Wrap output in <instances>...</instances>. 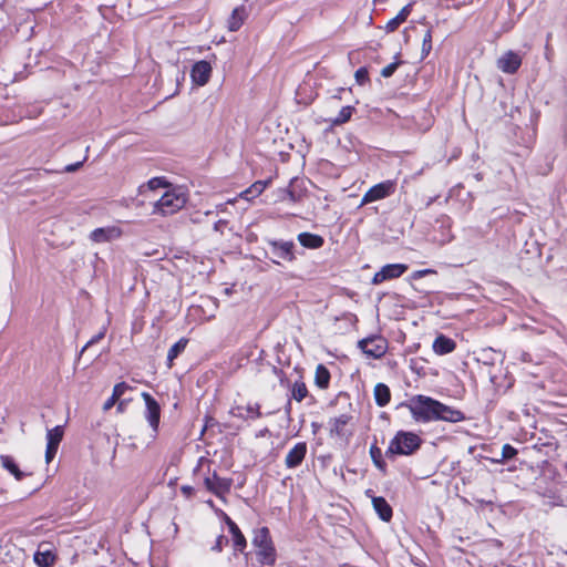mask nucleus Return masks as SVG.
Here are the masks:
<instances>
[{
	"mask_svg": "<svg viewBox=\"0 0 567 567\" xmlns=\"http://www.w3.org/2000/svg\"><path fill=\"white\" fill-rule=\"evenodd\" d=\"M405 405L416 422L445 421L457 423L465 419L462 411L422 394L412 396Z\"/></svg>",
	"mask_w": 567,
	"mask_h": 567,
	"instance_id": "nucleus-1",
	"label": "nucleus"
},
{
	"mask_svg": "<svg viewBox=\"0 0 567 567\" xmlns=\"http://www.w3.org/2000/svg\"><path fill=\"white\" fill-rule=\"evenodd\" d=\"M187 199V194L183 187H168L159 199L154 203L152 214L163 217L174 215L186 205Z\"/></svg>",
	"mask_w": 567,
	"mask_h": 567,
	"instance_id": "nucleus-2",
	"label": "nucleus"
},
{
	"mask_svg": "<svg viewBox=\"0 0 567 567\" xmlns=\"http://www.w3.org/2000/svg\"><path fill=\"white\" fill-rule=\"evenodd\" d=\"M421 445L419 435L412 432L400 431L391 440L386 450V455H410L415 452Z\"/></svg>",
	"mask_w": 567,
	"mask_h": 567,
	"instance_id": "nucleus-3",
	"label": "nucleus"
},
{
	"mask_svg": "<svg viewBox=\"0 0 567 567\" xmlns=\"http://www.w3.org/2000/svg\"><path fill=\"white\" fill-rule=\"evenodd\" d=\"M252 544L257 547V556L259 563L262 565H274L276 561V550L272 545L269 530L266 527L260 528L254 539Z\"/></svg>",
	"mask_w": 567,
	"mask_h": 567,
	"instance_id": "nucleus-4",
	"label": "nucleus"
},
{
	"mask_svg": "<svg viewBox=\"0 0 567 567\" xmlns=\"http://www.w3.org/2000/svg\"><path fill=\"white\" fill-rule=\"evenodd\" d=\"M141 396L145 402L144 417L152 429V437L156 439L158 434L161 406L157 401L147 392H142Z\"/></svg>",
	"mask_w": 567,
	"mask_h": 567,
	"instance_id": "nucleus-5",
	"label": "nucleus"
},
{
	"mask_svg": "<svg viewBox=\"0 0 567 567\" xmlns=\"http://www.w3.org/2000/svg\"><path fill=\"white\" fill-rule=\"evenodd\" d=\"M269 252L272 255V262L279 265L281 260L291 262L295 260V244L285 240H268Z\"/></svg>",
	"mask_w": 567,
	"mask_h": 567,
	"instance_id": "nucleus-6",
	"label": "nucleus"
},
{
	"mask_svg": "<svg viewBox=\"0 0 567 567\" xmlns=\"http://www.w3.org/2000/svg\"><path fill=\"white\" fill-rule=\"evenodd\" d=\"M233 485V478L220 477L216 471L209 473L204 478V486L206 489L218 498L224 499L225 495L230 492Z\"/></svg>",
	"mask_w": 567,
	"mask_h": 567,
	"instance_id": "nucleus-7",
	"label": "nucleus"
},
{
	"mask_svg": "<svg viewBox=\"0 0 567 567\" xmlns=\"http://www.w3.org/2000/svg\"><path fill=\"white\" fill-rule=\"evenodd\" d=\"M358 346L365 355L373 359L382 358L388 350V341L380 336L360 340Z\"/></svg>",
	"mask_w": 567,
	"mask_h": 567,
	"instance_id": "nucleus-8",
	"label": "nucleus"
},
{
	"mask_svg": "<svg viewBox=\"0 0 567 567\" xmlns=\"http://www.w3.org/2000/svg\"><path fill=\"white\" fill-rule=\"evenodd\" d=\"M395 192V182L393 181H384L372 186L362 197L361 205H367L369 203H373L385 197H389Z\"/></svg>",
	"mask_w": 567,
	"mask_h": 567,
	"instance_id": "nucleus-9",
	"label": "nucleus"
},
{
	"mask_svg": "<svg viewBox=\"0 0 567 567\" xmlns=\"http://www.w3.org/2000/svg\"><path fill=\"white\" fill-rule=\"evenodd\" d=\"M522 61L523 58L519 53L508 50L497 59L496 66L503 73L515 74L520 68Z\"/></svg>",
	"mask_w": 567,
	"mask_h": 567,
	"instance_id": "nucleus-10",
	"label": "nucleus"
},
{
	"mask_svg": "<svg viewBox=\"0 0 567 567\" xmlns=\"http://www.w3.org/2000/svg\"><path fill=\"white\" fill-rule=\"evenodd\" d=\"M408 270L404 264H389L383 266L372 278L373 285H380L386 280L401 277Z\"/></svg>",
	"mask_w": 567,
	"mask_h": 567,
	"instance_id": "nucleus-11",
	"label": "nucleus"
},
{
	"mask_svg": "<svg viewBox=\"0 0 567 567\" xmlns=\"http://www.w3.org/2000/svg\"><path fill=\"white\" fill-rule=\"evenodd\" d=\"M122 236V229L117 226L95 228L90 234V239L95 244L110 243Z\"/></svg>",
	"mask_w": 567,
	"mask_h": 567,
	"instance_id": "nucleus-12",
	"label": "nucleus"
},
{
	"mask_svg": "<svg viewBox=\"0 0 567 567\" xmlns=\"http://www.w3.org/2000/svg\"><path fill=\"white\" fill-rule=\"evenodd\" d=\"M210 75L212 65L205 60L197 61L190 70L192 81L199 86L205 85L209 81Z\"/></svg>",
	"mask_w": 567,
	"mask_h": 567,
	"instance_id": "nucleus-13",
	"label": "nucleus"
},
{
	"mask_svg": "<svg viewBox=\"0 0 567 567\" xmlns=\"http://www.w3.org/2000/svg\"><path fill=\"white\" fill-rule=\"evenodd\" d=\"M307 454V444L305 442H299L295 444L292 449L289 450L285 457V465L288 468L298 467L302 461L305 460Z\"/></svg>",
	"mask_w": 567,
	"mask_h": 567,
	"instance_id": "nucleus-14",
	"label": "nucleus"
},
{
	"mask_svg": "<svg viewBox=\"0 0 567 567\" xmlns=\"http://www.w3.org/2000/svg\"><path fill=\"white\" fill-rule=\"evenodd\" d=\"M248 17V11L245 6L237 7L233 10L227 20V28L229 31L235 32L240 29Z\"/></svg>",
	"mask_w": 567,
	"mask_h": 567,
	"instance_id": "nucleus-15",
	"label": "nucleus"
},
{
	"mask_svg": "<svg viewBox=\"0 0 567 567\" xmlns=\"http://www.w3.org/2000/svg\"><path fill=\"white\" fill-rule=\"evenodd\" d=\"M456 343L449 337L440 334L433 342V351L439 355H444L454 351Z\"/></svg>",
	"mask_w": 567,
	"mask_h": 567,
	"instance_id": "nucleus-16",
	"label": "nucleus"
},
{
	"mask_svg": "<svg viewBox=\"0 0 567 567\" xmlns=\"http://www.w3.org/2000/svg\"><path fill=\"white\" fill-rule=\"evenodd\" d=\"M411 11H412L411 3L404 6L394 18H392L391 20H389L386 22V24L384 27L385 32H388V33L394 32L403 22H405V20L410 16Z\"/></svg>",
	"mask_w": 567,
	"mask_h": 567,
	"instance_id": "nucleus-17",
	"label": "nucleus"
},
{
	"mask_svg": "<svg viewBox=\"0 0 567 567\" xmlns=\"http://www.w3.org/2000/svg\"><path fill=\"white\" fill-rule=\"evenodd\" d=\"M298 241L301 246L309 249L321 248L324 244V239L321 236L311 233H300L298 235Z\"/></svg>",
	"mask_w": 567,
	"mask_h": 567,
	"instance_id": "nucleus-18",
	"label": "nucleus"
},
{
	"mask_svg": "<svg viewBox=\"0 0 567 567\" xmlns=\"http://www.w3.org/2000/svg\"><path fill=\"white\" fill-rule=\"evenodd\" d=\"M230 413L240 419H258L260 417V408L258 404H249L246 408L236 406L231 409Z\"/></svg>",
	"mask_w": 567,
	"mask_h": 567,
	"instance_id": "nucleus-19",
	"label": "nucleus"
},
{
	"mask_svg": "<svg viewBox=\"0 0 567 567\" xmlns=\"http://www.w3.org/2000/svg\"><path fill=\"white\" fill-rule=\"evenodd\" d=\"M372 505L379 517L384 520L389 522L392 518V508L389 505V503L383 497H373L372 498Z\"/></svg>",
	"mask_w": 567,
	"mask_h": 567,
	"instance_id": "nucleus-20",
	"label": "nucleus"
},
{
	"mask_svg": "<svg viewBox=\"0 0 567 567\" xmlns=\"http://www.w3.org/2000/svg\"><path fill=\"white\" fill-rule=\"evenodd\" d=\"M0 463L2 467L8 471L11 475L14 476L17 481H22L25 476V473L20 471L18 464L14 458L10 455H0Z\"/></svg>",
	"mask_w": 567,
	"mask_h": 567,
	"instance_id": "nucleus-21",
	"label": "nucleus"
},
{
	"mask_svg": "<svg viewBox=\"0 0 567 567\" xmlns=\"http://www.w3.org/2000/svg\"><path fill=\"white\" fill-rule=\"evenodd\" d=\"M351 417L347 414H341L330 421V432L337 436H344V429L350 422Z\"/></svg>",
	"mask_w": 567,
	"mask_h": 567,
	"instance_id": "nucleus-22",
	"label": "nucleus"
},
{
	"mask_svg": "<svg viewBox=\"0 0 567 567\" xmlns=\"http://www.w3.org/2000/svg\"><path fill=\"white\" fill-rule=\"evenodd\" d=\"M373 394H374L375 403L379 406H385L391 400L390 389L384 383H378L374 386Z\"/></svg>",
	"mask_w": 567,
	"mask_h": 567,
	"instance_id": "nucleus-23",
	"label": "nucleus"
},
{
	"mask_svg": "<svg viewBox=\"0 0 567 567\" xmlns=\"http://www.w3.org/2000/svg\"><path fill=\"white\" fill-rule=\"evenodd\" d=\"M268 184H269V181L255 182L249 188L241 192L239 194V197L250 200L251 198L259 196L266 189Z\"/></svg>",
	"mask_w": 567,
	"mask_h": 567,
	"instance_id": "nucleus-24",
	"label": "nucleus"
},
{
	"mask_svg": "<svg viewBox=\"0 0 567 567\" xmlns=\"http://www.w3.org/2000/svg\"><path fill=\"white\" fill-rule=\"evenodd\" d=\"M330 372L323 364H318L315 372V384L324 390L330 383Z\"/></svg>",
	"mask_w": 567,
	"mask_h": 567,
	"instance_id": "nucleus-25",
	"label": "nucleus"
},
{
	"mask_svg": "<svg viewBox=\"0 0 567 567\" xmlns=\"http://www.w3.org/2000/svg\"><path fill=\"white\" fill-rule=\"evenodd\" d=\"M33 560L39 567H52L55 563V555L49 549H39L35 551Z\"/></svg>",
	"mask_w": 567,
	"mask_h": 567,
	"instance_id": "nucleus-26",
	"label": "nucleus"
},
{
	"mask_svg": "<svg viewBox=\"0 0 567 567\" xmlns=\"http://www.w3.org/2000/svg\"><path fill=\"white\" fill-rule=\"evenodd\" d=\"M235 550L243 551L246 548V539L235 523L230 524V530Z\"/></svg>",
	"mask_w": 567,
	"mask_h": 567,
	"instance_id": "nucleus-27",
	"label": "nucleus"
},
{
	"mask_svg": "<svg viewBox=\"0 0 567 567\" xmlns=\"http://www.w3.org/2000/svg\"><path fill=\"white\" fill-rule=\"evenodd\" d=\"M63 427L58 425L47 432V444L54 445L59 447L62 439H63Z\"/></svg>",
	"mask_w": 567,
	"mask_h": 567,
	"instance_id": "nucleus-28",
	"label": "nucleus"
},
{
	"mask_svg": "<svg viewBox=\"0 0 567 567\" xmlns=\"http://www.w3.org/2000/svg\"><path fill=\"white\" fill-rule=\"evenodd\" d=\"M186 344H187V340L181 339L169 348V350L167 352L168 367H172L173 361L178 357V354L182 351H184V349L186 348Z\"/></svg>",
	"mask_w": 567,
	"mask_h": 567,
	"instance_id": "nucleus-29",
	"label": "nucleus"
},
{
	"mask_svg": "<svg viewBox=\"0 0 567 567\" xmlns=\"http://www.w3.org/2000/svg\"><path fill=\"white\" fill-rule=\"evenodd\" d=\"M308 395V389L302 381H296L291 386V398L297 402H301Z\"/></svg>",
	"mask_w": 567,
	"mask_h": 567,
	"instance_id": "nucleus-30",
	"label": "nucleus"
},
{
	"mask_svg": "<svg viewBox=\"0 0 567 567\" xmlns=\"http://www.w3.org/2000/svg\"><path fill=\"white\" fill-rule=\"evenodd\" d=\"M370 456L372 458L373 464L381 470L382 472L385 471L386 464L382 458V452L381 449H379L375 444L371 445L370 447Z\"/></svg>",
	"mask_w": 567,
	"mask_h": 567,
	"instance_id": "nucleus-31",
	"label": "nucleus"
},
{
	"mask_svg": "<svg viewBox=\"0 0 567 567\" xmlns=\"http://www.w3.org/2000/svg\"><path fill=\"white\" fill-rule=\"evenodd\" d=\"M353 107L352 106H343L336 118L332 120L334 125H341L348 122L352 116Z\"/></svg>",
	"mask_w": 567,
	"mask_h": 567,
	"instance_id": "nucleus-32",
	"label": "nucleus"
},
{
	"mask_svg": "<svg viewBox=\"0 0 567 567\" xmlns=\"http://www.w3.org/2000/svg\"><path fill=\"white\" fill-rule=\"evenodd\" d=\"M146 185L151 190H156L159 188L168 189V187H173L164 177H153L147 182Z\"/></svg>",
	"mask_w": 567,
	"mask_h": 567,
	"instance_id": "nucleus-33",
	"label": "nucleus"
},
{
	"mask_svg": "<svg viewBox=\"0 0 567 567\" xmlns=\"http://www.w3.org/2000/svg\"><path fill=\"white\" fill-rule=\"evenodd\" d=\"M432 50V31L427 30L423 37L422 41V58L429 55Z\"/></svg>",
	"mask_w": 567,
	"mask_h": 567,
	"instance_id": "nucleus-34",
	"label": "nucleus"
},
{
	"mask_svg": "<svg viewBox=\"0 0 567 567\" xmlns=\"http://www.w3.org/2000/svg\"><path fill=\"white\" fill-rule=\"evenodd\" d=\"M517 455V450L511 444H504L502 447V457L498 462L511 460Z\"/></svg>",
	"mask_w": 567,
	"mask_h": 567,
	"instance_id": "nucleus-35",
	"label": "nucleus"
},
{
	"mask_svg": "<svg viewBox=\"0 0 567 567\" xmlns=\"http://www.w3.org/2000/svg\"><path fill=\"white\" fill-rule=\"evenodd\" d=\"M131 389H132V388H131L127 383H125V382H120V383H117V384H115V385H114V388H113V392H112V395H113L115 399L120 400V398H121L122 395H124L126 391H128V390H131Z\"/></svg>",
	"mask_w": 567,
	"mask_h": 567,
	"instance_id": "nucleus-36",
	"label": "nucleus"
},
{
	"mask_svg": "<svg viewBox=\"0 0 567 567\" xmlns=\"http://www.w3.org/2000/svg\"><path fill=\"white\" fill-rule=\"evenodd\" d=\"M369 73L365 68H360L355 71V80L359 84H363L368 81Z\"/></svg>",
	"mask_w": 567,
	"mask_h": 567,
	"instance_id": "nucleus-37",
	"label": "nucleus"
},
{
	"mask_svg": "<svg viewBox=\"0 0 567 567\" xmlns=\"http://www.w3.org/2000/svg\"><path fill=\"white\" fill-rule=\"evenodd\" d=\"M398 66H399L398 62H393V63L388 64L386 66H384L382 69L381 75L383 78H390L396 71Z\"/></svg>",
	"mask_w": 567,
	"mask_h": 567,
	"instance_id": "nucleus-38",
	"label": "nucleus"
},
{
	"mask_svg": "<svg viewBox=\"0 0 567 567\" xmlns=\"http://www.w3.org/2000/svg\"><path fill=\"white\" fill-rule=\"evenodd\" d=\"M228 543V539L223 536V535H219L214 544V546L212 547L213 550L215 551H221L223 550V547L225 544Z\"/></svg>",
	"mask_w": 567,
	"mask_h": 567,
	"instance_id": "nucleus-39",
	"label": "nucleus"
},
{
	"mask_svg": "<svg viewBox=\"0 0 567 567\" xmlns=\"http://www.w3.org/2000/svg\"><path fill=\"white\" fill-rule=\"evenodd\" d=\"M56 451H58L56 446L47 444V450H45V461H47V463H50L53 460V457L56 454Z\"/></svg>",
	"mask_w": 567,
	"mask_h": 567,
	"instance_id": "nucleus-40",
	"label": "nucleus"
},
{
	"mask_svg": "<svg viewBox=\"0 0 567 567\" xmlns=\"http://www.w3.org/2000/svg\"><path fill=\"white\" fill-rule=\"evenodd\" d=\"M493 354H495V352H494L492 349L483 350V351L481 352L482 360H483L485 363L493 362V360H494Z\"/></svg>",
	"mask_w": 567,
	"mask_h": 567,
	"instance_id": "nucleus-41",
	"label": "nucleus"
},
{
	"mask_svg": "<svg viewBox=\"0 0 567 567\" xmlns=\"http://www.w3.org/2000/svg\"><path fill=\"white\" fill-rule=\"evenodd\" d=\"M105 336V330H102L101 332H99L96 336H94L91 340H89L85 344V347L83 348V350H85L86 348H89L90 346L99 342L100 340H102Z\"/></svg>",
	"mask_w": 567,
	"mask_h": 567,
	"instance_id": "nucleus-42",
	"label": "nucleus"
},
{
	"mask_svg": "<svg viewBox=\"0 0 567 567\" xmlns=\"http://www.w3.org/2000/svg\"><path fill=\"white\" fill-rule=\"evenodd\" d=\"M429 274H435V271L433 269H423V270H416L415 272H413L412 277L414 279H419V278H422Z\"/></svg>",
	"mask_w": 567,
	"mask_h": 567,
	"instance_id": "nucleus-43",
	"label": "nucleus"
},
{
	"mask_svg": "<svg viewBox=\"0 0 567 567\" xmlns=\"http://www.w3.org/2000/svg\"><path fill=\"white\" fill-rule=\"evenodd\" d=\"M117 401H118L117 399H115L113 395H111V396H110V398L104 402V404H103V410H104V411H109V410H111V409L115 405V403H116Z\"/></svg>",
	"mask_w": 567,
	"mask_h": 567,
	"instance_id": "nucleus-44",
	"label": "nucleus"
},
{
	"mask_svg": "<svg viewBox=\"0 0 567 567\" xmlns=\"http://www.w3.org/2000/svg\"><path fill=\"white\" fill-rule=\"evenodd\" d=\"M227 225V220L219 219L214 224V230L223 233V228Z\"/></svg>",
	"mask_w": 567,
	"mask_h": 567,
	"instance_id": "nucleus-45",
	"label": "nucleus"
},
{
	"mask_svg": "<svg viewBox=\"0 0 567 567\" xmlns=\"http://www.w3.org/2000/svg\"><path fill=\"white\" fill-rule=\"evenodd\" d=\"M83 162H76L74 164H70L65 166V172L72 173L79 169L82 166Z\"/></svg>",
	"mask_w": 567,
	"mask_h": 567,
	"instance_id": "nucleus-46",
	"label": "nucleus"
},
{
	"mask_svg": "<svg viewBox=\"0 0 567 567\" xmlns=\"http://www.w3.org/2000/svg\"><path fill=\"white\" fill-rule=\"evenodd\" d=\"M181 491L184 495H186L187 497L190 496L193 493H194V488L192 486H188V485H184L181 487Z\"/></svg>",
	"mask_w": 567,
	"mask_h": 567,
	"instance_id": "nucleus-47",
	"label": "nucleus"
},
{
	"mask_svg": "<svg viewBox=\"0 0 567 567\" xmlns=\"http://www.w3.org/2000/svg\"><path fill=\"white\" fill-rule=\"evenodd\" d=\"M125 409V402L124 401H120L118 404H117V411L118 412H123Z\"/></svg>",
	"mask_w": 567,
	"mask_h": 567,
	"instance_id": "nucleus-48",
	"label": "nucleus"
},
{
	"mask_svg": "<svg viewBox=\"0 0 567 567\" xmlns=\"http://www.w3.org/2000/svg\"><path fill=\"white\" fill-rule=\"evenodd\" d=\"M224 517H225V522L228 526V528L230 529V524L234 523L225 513H223Z\"/></svg>",
	"mask_w": 567,
	"mask_h": 567,
	"instance_id": "nucleus-49",
	"label": "nucleus"
},
{
	"mask_svg": "<svg viewBox=\"0 0 567 567\" xmlns=\"http://www.w3.org/2000/svg\"><path fill=\"white\" fill-rule=\"evenodd\" d=\"M236 200H237L236 198H231V199H228L225 204H226V206H227L228 204H231V205H233V204H235V203H236Z\"/></svg>",
	"mask_w": 567,
	"mask_h": 567,
	"instance_id": "nucleus-50",
	"label": "nucleus"
},
{
	"mask_svg": "<svg viewBox=\"0 0 567 567\" xmlns=\"http://www.w3.org/2000/svg\"><path fill=\"white\" fill-rule=\"evenodd\" d=\"M217 208H218L219 210L224 212V210H225V208H226V204H225V203H224V204H220V205H218V206H217Z\"/></svg>",
	"mask_w": 567,
	"mask_h": 567,
	"instance_id": "nucleus-51",
	"label": "nucleus"
},
{
	"mask_svg": "<svg viewBox=\"0 0 567 567\" xmlns=\"http://www.w3.org/2000/svg\"><path fill=\"white\" fill-rule=\"evenodd\" d=\"M206 460L204 457H200L199 461H198V467L202 465V463H204Z\"/></svg>",
	"mask_w": 567,
	"mask_h": 567,
	"instance_id": "nucleus-52",
	"label": "nucleus"
},
{
	"mask_svg": "<svg viewBox=\"0 0 567 567\" xmlns=\"http://www.w3.org/2000/svg\"><path fill=\"white\" fill-rule=\"evenodd\" d=\"M289 196H290L291 200H296L295 195H293L292 192H289Z\"/></svg>",
	"mask_w": 567,
	"mask_h": 567,
	"instance_id": "nucleus-53",
	"label": "nucleus"
},
{
	"mask_svg": "<svg viewBox=\"0 0 567 567\" xmlns=\"http://www.w3.org/2000/svg\"><path fill=\"white\" fill-rule=\"evenodd\" d=\"M207 504L210 506V507H214V503L212 499L207 501Z\"/></svg>",
	"mask_w": 567,
	"mask_h": 567,
	"instance_id": "nucleus-54",
	"label": "nucleus"
}]
</instances>
